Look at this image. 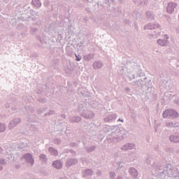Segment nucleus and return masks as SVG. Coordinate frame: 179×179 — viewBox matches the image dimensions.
<instances>
[{"mask_svg": "<svg viewBox=\"0 0 179 179\" xmlns=\"http://www.w3.org/2000/svg\"><path fill=\"white\" fill-rule=\"evenodd\" d=\"M138 65L134 62L127 63V72L124 73V79L132 86H136V87H142L145 89V90H149V81H148V78L143 73H138L137 80L132 82V79H135L136 75V69Z\"/></svg>", "mask_w": 179, "mask_h": 179, "instance_id": "f257e3e1", "label": "nucleus"}, {"mask_svg": "<svg viewBox=\"0 0 179 179\" xmlns=\"http://www.w3.org/2000/svg\"><path fill=\"white\" fill-rule=\"evenodd\" d=\"M104 131L109 136L107 139L110 142H119L124 139V136L127 135V131L120 129L117 126H106Z\"/></svg>", "mask_w": 179, "mask_h": 179, "instance_id": "f03ea898", "label": "nucleus"}, {"mask_svg": "<svg viewBox=\"0 0 179 179\" xmlns=\"http://www.w3.org/2000/svg\"><path fill=\"white\" fill-rule=\"evenodd\" d=\"M156 172L158 176H160V174H166V173L169 177H176V170L171 166V164H167L165 165V166H161L156 169Z\"/></svg>", "mask_w": 179, "mask_h": 179, "instance_id": "7ed1b4c3", "label": "nucleus"}, {"mask_svg": "<svg viewBox=\"0 0 179 179\" xmlns=\"http://www.w3.org/2000/svg\"><path fill=\"white\" fill-rule=\"evenodd\" d=\"M87 110V106L86 103L83 102L78 105V113H80V115L87 120H92L94 117V113L93 112H88L89 115L86 113V110Z\"/></svg>", "mask_w": 179, "mask_h": 179, "instance_id": "20e7f679", "label": "nucleus"}, {"mask_svg": "<svg viewBox=\"0 0 179 179\" xmlns=\"http://www.w3.org/2000/svg\"><path fill=\"white\" fill-rule=\"evenodd\" d=\"M179 114L176 110L173 109H168L166 110L163 113V117L164 118H178Z\"/></svg>", "mask_w": 179, "mask_h": 179, "instance_id": "39448f33", "label": "nucleus"}, {"mask_svg": "<svg viewBox=\"0 0 179 179\" xmlns=\"http://www.w3.org/2000/svg\"><path fill=\"white\" fill-rule=\"evenodd\" d=\"M22 159H24L26 163H29L30 166L34 165V158L30 153H27L22 157Z\"/></svg>", "mask_w": 179, "mask_h": 179, "instance_id": "423d86ee", "label": "nucleus"}, {"mask_svg": "<svg viewBox=\"0 0 179 179\" xmlns=\"http://www.w3.org/2000/svg\"><path fill=\"white\" fill-rule=\"evenodd\" d=\"M163 37V39H158L157 43L159 45H161V47H167L169 45V36L164 35Z\"/></svg>", "mask_w": 179, "mask_h": 179, "instance_id": "0eeeda50", "label": "nucleus"}, {"mask_svg": "<svg viewBox=\"0 0 179 179\" xmlns=\"http://www.w3.org/2000/svg\"><path fill=\"white\" fill-rule=\"evenodd\" d=\"M166 10L167 13L172 14L173 13H174L176 10H177V3H169Z\"/></svg>", "mask_w": 179, "mask_h": 179, "instance_id": "6e6552de", "label": "nucleus"}, {"mask_svg": "<svg viewBox=\"0 0 179 179\" xmlns=\"http://www.w3.org/2000/svg\"><path fill=\"white\" fill-rule=\"evenodd\" d=\"M20 122H22V120H20V118L14 119L8 124V129H13V128H15L17 124H20Z\"/></svg>", "mask_w": 179, "mask_h": 179, "instance_id": "1a4fd4ad", "label": "nucleus"}, {"mask_svg": "<svg viewBox=\"0 0 179 179\" xmlns=\"http://www.w3.org/2000/svg\"><path fill=\"white\" fill-rule=\"evenodd\" d=\"M129 173L132 177V178H138V176H139V173L138 170L134 167H131L129 169Z\"/></svg>", "mask_w": 179, "mask_h": 179, "instance_id": "9d476101", "label": "nucleus"}, {"mask_svg": "<svg viewBox=\"0 0 179 179\" xmlns=\"http://www.w3.org/2000/svg\"><path fill=\"white\" fill-rule=\"evenodd\" d=\"M165 126L166 128L171 129V128H179V122H168L166 123Z\"/></svg>", "mask_w": 179, "mask_h": 179, "instance_id": "9b49d317", "label": "nucleus"}, {"mask_svg": "<svg viewBox=\"0 0 179 179\" xmlns=\"http://www.w3.org/2000/svg\"><path fill=\"white\" fill-rule=\"evenodd\" d=\"M75 164H78V159L75 158L69 159L66 162V167H71V166H75Z\"/></svg>", "mask_w": 179, "mask_h": 179, "instance_id": "f8f14e48", "label": "nucleus"}, {"mask_svg": "<svg viewBox=\"0 0 179 179\" xmlns=\"http://www.w3.org/2000/svg\"><path fill=\"white\" fill-rule=\"evenodd\" d=\"M169 141L173 143H178L179 142V134L176 133L169 136Z\"/></svg>", "mask_w": 179, "mask_h": 179, "instance_id": "ddd939ff", "label": "nucleus"}, {"mask_svg": "<svg viewBox=\"0 0 179 179\" xmlns=\"http://www.w3.org/2000/svg\"><path fill=\"white\" fill-rule=\"evenodd\" d=\"M134 148L135 145L134 143H127L121 148V150L124 151L132 150Z\"/></svg>", "mask_w": 179, "mask_h": 179, "instance_id": "4468645a", "label": "nucleus"}, {"mask_svg": "<svg viewBox=\"0 0 179 179\" xmlns=\"http://www.w3.org/2000/svg\"><path fill=\"white\" fill-rule=\"evenodd\" d=\"M52 166L55 169H57V170H61V169H62L63 164L62 162H61V160L57 159L53 162Z\"/></svg>", "mask_w": 179, "mask_h": 179, "instance_id": "2eb2a0df", "label": "nucleus"}, {"mask_svg": "<svg viewBox=\"0 0 179 179\" xmlns=\"http://www.w3.org/2000/svg\"><path fill=\"white\" fill-rule=\"evenodd\" d=\"M34 111V109H33V108L27 106L22 109L21 113L24 114L25 115H29V114H31V113H33Z\"/></svg>", "mask_w": 179, "mask_h": 179, "instance_id": "dca6fc26", "label": "nucleus"}, {"mask_svg": "<svg viewBox=\"0 0 179 179\" xmlns=\"http://www.w3.org/2000/svg\"><path fill=\"white\" fill-rule=\"evenodd\" d=\"M160 27L159 24H148L144 27V30H152L153 29H158Z\"/></svg>", "mask_w": 179, "mask_h": 179, "instance_id": "f3484780", "label": "nucleus"}, {"mask_svg": "<svg viewBox=\"0 0 179 179\" xmlns=\"http://www.w3.org/2000/svg\"><path fill=\"white\" fill-rule=\"evenodd\" d=\"M83 176L85 178H90L93 176V171L92 169H86L83 172Z\"/></svg>", "mask_w": 179, "mask_h": 179, "instance_id": "a211bd4d", "label": "nucleus"}, {"mask_svg": "<svg viewBox=\"0 0 179 179\" xmlns=\"http://www.w3.org/2000/svg\"><path fill=\"white\" fill-rule=\"evenodd\" d=\"M103 62L100 61H95L93 63V68L94 69H101V67L103 66Z\"/></svg>", "mask_w": 179, "mask_h": 179, "instance_id": "6ab92c4d", "label": "nucleus"}, {"mask_svg": "<svg viewBox=\"0 0 179 179\" xmlns=\"http://www.w3.org/2000/svg\"><path fill=\"white\" fill-rule=\"evenodd\" d=\"M83 59L86 62L92 61V59H94V53H90L87 55H85L83 56Z\"/></svg>", "mask_w": 179, "mask_h": 179, "instance_id": "aec40b11", "label": "nucleus"}, {"mask_svg": "<svg viewBox=\"0 0 179 179\" xmlns=\"http://www.w3.org/2000/svg\"><path fill=\"white\" fill-rule=\"evenodd\" d=\"M69 121L71 122V124H75V122H80V121H82V117H80V116H73L69 118Z\"/></svg>", "mask_w": 179, "mask_h": 179, "instance_id": "412c9836", "label": "nucleus"}, {"mask_svg": "<svg viewBox=\"0 0 179 179\" xmlns=\"http://www.w3.org/2000/svg\"><path fill=\"white\" fill-rule=\"evenodd\" d=\"M117 73H119V75H121L122 76H124L125 73H127V64H126V67H120Z\"/></svg>", "mask_w": 179, "mask_h": 179, "instance_id": "4be33fe9", "label": "nucleus"}, {"mask_svg": "<svg viewBox=\"0 0 179 179\" xmlns=\"http://www.w3.org/2000/svg\"><path fill=\"white\" fill-rule=\"evenodd\" d=\"M10 162H12V159L8 160L6 158H0L1 166H5L8 164V163H10Z\"/></svg>", "mask_w": 179, "mask_h": 179, "instance_id": "5701e85b", "label": "nucleus"}, {"mask_svg": "<svg viewBox=\"0 0 179 179\" xmlns=\"http://www.w3.org/2000/svg\"><path fill=\"white\" fill-rule=\"evenodd\" d=\"M115 118H117V115L111 114L105 118V121H106L107 122H110V121H113V120H115Z\"/></svg>", "mask_w": 179, "mask_h": 179, "instance_id": "b1692460", "label": "nucleus"}, {"mask_svg": "<svg viewBox=\"0 0 179 179\" xmlns=\"http://www.w3.org/2000/svg\"><path fill=\"white\" fill-rule=\"evenodd\" d=\"M48 150L52 156H58V150H55L54 148L50 147Z\"/></svg>", "mask_w": 179, "mask_h": 179, "instance_id": "393cba45", "label": "nucleus"}, {"mask_svg": "<svg viewBox=\"0 0 179 179\" xmlns=\"http://www.w3.org/2000/svg\"><path fill=\"white\" fill-rule=\"evenodd\" d=\"M145 15L148 19H150L151 20H153V19H155V14L152 11H147L145 13Z\"/></svg>", "mask_w": 179, "mask_h": 179, "instance_id": "a878e982", "label": "nucleus"}, {"mask_svg": "<svg viewBox=\"0 0 179 179\" xmlns=\"http://www.w3.org/2000/svg\"><path fill=\"white\" fill-rule=\"evenodd\" d=\"M32 5L36 8H40L41 6V2L40 0H32Z\"/></svg>", "mask_w": 179, "mask_h": 179, "instance_id": "bb28decb", "label": "nucleus"}, {"mask_svg": "<svg viewBox=\"0 0 179 179\" xmlns=\"http://www.w3.org/2000/svg\"><path fill=\"white\" fill-rule=\"evenodd\" d=\"M6 131V124L5 123L0 122V133L5 132Z\"/></svg>", "mask_w": 179, "mask_h": 179, "instance_id": "cd10ccee", "label": "nucleus"}, {"mask_svg": "<svg viewBox=\"0 0 179 179\" xmlns=\"http://www.w3.org/2000/svg\"><path fill=\"white\" fill-rule=\"evenodd\" d=\"M39 158H40V160H41V162H43V163H47V156L44 154H41L39 155Z\"/></svg>", "mask_w": 179, "mask_h": 179, "instance_id": "c85d7f7f", "label": "nucleus"}, {"mask_svg": "<svg viewBox=\"0 0 179 179\" xmlns=\"http://www.w3.org/2000/svg\"><path fill=\"white\" fill-rule=\"evenodd\" d=\"M86 150L88 153H92V152H94L96 150V146H89L86 148Z\"/></svg>", "mask_w": 179, "mask_h": 179, "instance_id": "c756f323", "label": "nucleus"}, {"mask_svg": "<svg viewBox=\"0 0 179 179\" xmlns=\"http://www.w3.org/2000/svg\"><path fill=\"white\" fill-rule=\"evenodd\" d=\"M24 20H27L28 22H31V20H34V22H36V18L34 17V15H31V17L29 16L28 17H25Z\"/></svg>", "mask_w": 179, "mask_h": 179, "instance_id": "7c9ffc66", "label": "nucleus"}, {"mask_svg": "<svg viewBox=\"0 0 179 179\" xmlns=\"http://www.w3.org/2000/svg\"><path fill=\"white\" fill-rule=\"evenodd\" d=\"M136 5H142V3H145V0H133Z\"/></svg>", "mask_w": 179, "mask_h": 179, "instance_id": "2f4dec72", "label": "nucleus"}, {"mask_svg": "<svg viewBox=\"0 0 179 179\" xmlns=\"http://www.w3.org/2000/svg\"><path fill=\"white\" fill-rule=\"evenodd\" d=\"M7 160H11V162H13L15 160V157H13V154H8V156L6 157Z\"/></svg>", "mask_w": 179, "mask_h": 179, "instance_id": "473e14b6", "label": "nucleus"}, {"mask_svg": "<svg viewBox=\"0 0 179 179\" xmlns=\"http://www.w3.org/2000/svg\"><path fill=\"white\" fill-rule=\"evenodd\" d=\"M150 38H157V36H160V33L157 32V34H150Z\"/></svg>", "mask_w": 179, "mask_h": 179, "instance_id": "72a5a7b5", "label": "nucleus"}, {"mask_svg": "<svg viewBox=\"0 0 179 179\" xmlns=\"http://www.w3.org/2000/svg\"><path fill=\"white\" fill-rule=\"evenodd\" d=\"M80 162H82L83 164H87V158L82 157L80 159Z\"/></svg>", "mask_w": 179, "mask_h": 179, "instance_id": "f704fd0d", "label": "nucleus"}, {"mask_svg": "<svg viewBox=\"0 0 179 179\" xmlns=\"http://www.w3.org/2000/svg\"><path fill=\"white\" fill-rule=\"evenodd\" d=\"M27 144H25V143H21L20 145H19V149H23L24 148H27Z\"/></svg>", "mask_w": 179, "mask_h": 179, "instance_id": "c9c22d12", "label": "nucleus"}, {"mask_svg": "<svg viewBox=\"0 0 179 179\" xmlns=\"http://www.w3.org/2000/svg\"><path fill=\"white\" fill-rule=\"evenodd\" d=\"M134 17H139V16H141V13H138V12L135 11L134 13Z\"/></svg>", "mask_w": 179, "mask_h": 179, "instance_id": "e433bc0d", "label": "nucleus"}, {"mask_svg": "<svg viewBox=\"0 0 179 179\" xmlns=\"http://www.w3.org/2000/svg\"><path fill=\"white\" fill-rule=\"evenodd\" d=\"M64 134H66V127H63L62 131L61 133L62 135H64Z\"/></svg>", "mask_w": 179, "mask_h": 179, "instance_id": "4c0bfd02", "label": "nucleus"}, {"mask_svg": "<svg viewBox=\"0 0 179 179\" xmlns=\"http://www.w3.org/2000/svg\"><path fill=\"white\" fill-rule=\"evenodd\" d=\"M82 59V56L76 55V61H80Z\"/></svg>", "mask_w": 179, "mask_h": 179, "instance_id": "58836bf2", "label": "nucleus"}, {"mask_svg": "<svg viewBox=\"0 0 179 179\" xmlns=\"http://www.w3.org/2000/svg\"><path fill=\"white\" fill-rule=\"evenodd\" d=\"M110 178H115V173L114 172H110Z\"/></svg>", "mask_w": 179, "mask_h": 179, "instance_id": "ea45409f", "label": "nucleus"}, {"mask_svg": "<svg viewBox=\"0 0 179 179\" xmlns=\"http://www.w3.org/2000/svg\"><path fill=\"white\" fill-rule=\"evenodd\" d=\"M55 143L59 145V143H61V140L58 138L55 139Z\"/></svg>", "mask_w": 179, "mask_h": 179, "instance_id": "a19ab883", "label": "nucleus"}, {"mask_svg": "<svg viewBox=\"0 0 179 179\" xmlns=\"http://www.w3.org/2000/svg\"><path fill=\"white\" fill-rule=\"evenodd\" d=\"M174 103L176 104L177 106H179V99L174 100Z\"/></svg>", "mask_w": 179, "mask_h": 179, "instance_id": "79ce46f5", "label": "nucleus"}, {"mask_svg": "<svg viewBox=\"0 0 179 179\" xmlns=\"http://www.w3.org/2000/svg\"><path fill=\"white\" fill-rule=\"evenodd\" d=\"M70 152H71V155H73V156H76V152L75 151L71 150H70Z\"/></svg>", "mask_w": 179, "mask_h": 179, "instance_id": "37998d69", "label": "nucleus"}, {"mask_svg": "<svg viewBox=\"0 0 179 179\" xmlns=\"http://www.w3.org/2000/svg\"><path fill=\"white\" fill-rule=\"evenodd\" d=\"M115 179H124V176H118Z\"/></svg>", "mask_w": 179, "mask_h": 179, "instance_id": "c03bdc74", "label": "nucleus"}, {"mask_svg": "<svg viewBox=\"0 0 179 179\" xmlns=\"http://www.w3.org/2000/svg\"><path fill=\"white\" fill-rule=\"evenodd\" d=\"M70 145L73 146V147H76L78 146V145H76V143H71Z\"/></svg>", "mask_w": 179, "mask_h": 179, "instance_id": "a18cd8bd", "label": "nucleus"}, {"mask_svg": "<svg viewBox=\"0 0 179 179\" xmlns=\"http://www.w3.org/2000/svg\"><path fill=\"white\" fill-rule=\"evenodd\" d=\"M44 5H45V6H48V5H50V2L45 1V2L44 3Z\"/></svg>", "mask_w": 179, "mask_h": 179, "instance_id": "49530a36", "label": "nucleus"}, {"mask_svg": "<svg viewBox=\"0 0 179 179\" xmlns=\"http://www.w3.org/2000/svg\"><path fill=\"white\" fill-rule=\"evenodd\" d=\"M89 113H93V112L87 110L85 111V113L87 114V115H89Z\"/></svg>", "mask_w": 179, "mask_h": 179, "instance_id": "de8ad7c7", "label": "nucleus"}, {"mask_svg": "<svg viewBox=\"0 0 179 179\" xmlns=\"http://www.w3.org/2000/svg\"><path fill=\"white\" fill-rule=\"evenodd\" d=\"M176 31L178 34H179V27H178L176 29Z\"/></svg>", "mask_w": 179, "mask_h": 179, "instance_id": "09e8293b", "label": "nucleus"}, {"mask_svg": "<svg viewBox=\"0 0 179 179\" xmlns=\"http://www.w3.org/2000/svg\"><path fill=\"white\" fill-rule=\"evenodd\" d=\"M125 90H127V92H130L131 89H129V87H126Z\"/></svg>", "mask_w": 179, "mask_h": 179, "instance_id": "8fccbe9b", "label": "nucleus"}, {"mask_svg": "<svg viewBox=\"0 0 179 179\" xmlns=\"http://www.w3.org/2000/svg\"><path fill=\"white\" fill-rule=\"evenodd\" d=\"M121 169H122V166H119L118 170H120V171H121Z\"/></svg>", "mask_w": 179, "mask_h": 179, "instance_id": "3c124183", "label": "nucleus"}, {"mask_svg": "<svg viewBox=\"0 0 179 179\" xmlns=\"http://www.w3.org/2000/svg\"><path fill=\"white\" fill-rule=\"evenodd\" d=\"M3 170V167L2 166H0V171H2Z\"/></svg>", "mask_w": 179, "mask_h": 179, "instance_id": "603ef678", "label": "nucleus"}, {"mask_svg": "<svg viewBox=\"0 0 179 179\" xmlns=\"http://www.w3.org/2000/svg\"><path fill=\"white\" fill-rule=\"evenodd\" d=\"M8 0H3V2H4L5 3H8Z\"/></svg>", "mask_w": 179, "mask_h": 179, "instance_id": "864d4df0", "label": "nucleus"}, {"mask_svg": "<svg viewBox=\"0 0 179 179\" xmlns=\"http://www.w3.org/2000/svg\"><path fill=\"white\" fill-rule=\"evenodd\" d=\"M118 121H121V122H124V120L119 119Z\"/></svg>", "mask_w": 179, "mask_h": 179, "instance_id": "5fc2aeb1", "label": "nucleus"}, {"mask_svg": "<svg viewBox=\"0 0 179 179\" xmlns=\"http://www.w3.org/2000/svg\"><path fill=\"white\" fill-rule=\"evenodd\" d=\"M98 176H101V172H98Z\"/></svg>", "mask_w": 179, "mask_h": 179, "instance_id": "6e6d98bb", "label": "nucleus"}, {"mask_svg": "<svg viewBox=\"0 0 179 179\" xmlns=\"http://www.w3.org/2000/svg\"><path fill=\"white\" fill-rule=\"evenodd\" d=\"M2 152V148L0 147V153Z\"/></svg>", "mask_w": 179, "mask_h": 179, "instance_id": "4d7b16f0", "label": "nucleus"}, {"mask_svg": "<svg viewBox=\"0 0 179 179\" xmlns=\"http://www.w3.org/2000/svg\"><path fill=\"white\" fill-rule=\"evenodd\" d=\"M88 2H92L93 0H87Z\"/></svg>", "mask_w": 179, "mask_h": 179, "instance_id": "13d9d810", "label": "nucleus"}, {"mask_svg": "<svg viewBox=\"0 0 179 179\" xmlns=\"http://www.w3.org/2000/svg\"><path fill=\"white\" fill-rule=\"evenodd\" d=\"M24 16H25L24 14H23V15H22L23 19H24Z\"/></svg>", "mask_w": 179, "mask_h": 179, "instance_id": "bf43d9fd", "label": "nucleus"}, {"mask_svg": "<svg viewBox=\"0 0 179 179\" xmlns=\"http://www.w3.org/2000/svg\"><path fill=\"white\" fill-rule=\"evenodd\" d=\"M124 169L122 170V171H124V170H125V167H123Z\"/></svg>", "mask_w": 179, "mask_h": 179, "instance_id": "052dcab7", "label": "nucleus"}, {"mask_svg": "<svg viewBox=\"0 0 179 179\" xmlns=\"http://www.w3.org/2000/svg\"><path fill=\"white\" fill-rule=\"evenodd\" d=\"M29 121L30 122V121H33V120H31L29 119Z\"/></svg>", "mask_w": 179, "mask_h": 179, "instance_id": "680f3d73", "label": "nucleus"}, {"mask_svg": "<svg viewBox=\"0 0 179 179\" xmlns=\"http://www.w3.org/2000/svg\"><path fill=\"white\" fill-rule=\"evenodd\" d=\"M16 169H19V166H16Z\"/></svg>", "mask_w": 179, "mask_h": 179, "instance_id": "e2e57ef3", "label": "nucleus"}, {"mask_svg": "<svg viewBox=\"0 0 179 179\" xmlns=\"http://www.w3.org/2000/svg\"><path fill=\"white\" fill-rule=\"evenodd\" d=\"M41 43H43V41H41Z\"/></svg>", "mask_w": 179, "mask_h": 179, "instance_id": "0e129e2a", "label": "nucleus"}]
</instances>
